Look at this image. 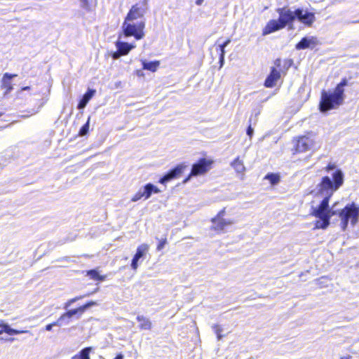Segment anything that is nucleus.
<instances>
[{
    "label": "nucleus",
    "instance_id": "7",
    "mask_svg": "<svg viewBox=\"0 0 359 359\" xmlns=\"http://www.w3.org/2000/svg\"><path fill=\"white\" fill-rule=\"evenodd\" d=\"M148 10L147 0H141L133 5L130 9L126 18L128 20H135L144 17Z\"/></svg>",
    "mask_w": 359,
    "mask_h": 359
},
{
    "label": "nucleus",
    "instance_id": "8",
    "mask_svg": "<svg viewBox=\"0 0 359 359\" xmlns=\"http://www.w3.org/2000/svg\"><path fill=\"white\" fill-rule=\"evenodd\" d=\"M296 19L304 25L311 27L316 20L315 14L302 8L296 9Z\"/></svg>",
    "mask_w": 359,
    "mask_h": 359
},
{
    "label": "nucleus",
    "instance_id": "18",
    "mask_svg": "<svg viewBox=\"0 0 359 359\" xmlns=\"http://www.w3.org/2000/svg\"><path fill=\"white\" fill-rule=\"evenodd\" d=\"M16 74H10L8 73H6L2 79V88H6V94L9 93L13 90V86L11 83V79L15 77Z\"/></svg>",
    "mask_w": 359,
    "mask_h": 359
},
{
    "label": "nucleus",
    "instance_id": "49",
    "mask_svg": "<svg viewBox=\"0 0 359 359\" xmlns=\"http://www.w3.org/2000/svg\"><path fill=\"white\" fill-rule=\"evenodd\" d=\"M10 341H13L14 340V338H11L9 339Z\"/></svg>",
    "mask_w": 359,
    "mask_h": 359
},
{
    "label": "nucleus",
    "instance_id": "17",
    "mask_svg": "<svg viewBox=\"0 0 359 359\" xmlns=\"http://www.w3.org/2000/svg\"><path fill=\"white\" fill-rule=\"evenodd\" d=\"M95 90L93 89H88V91L83 95L82 98L78 104V109H82L86 107L89 100L95 95Z\"/></svg>",
    "mask_w": 359,
    "mask_h": 359
},
{
    "label": "nucleus",
    "instance_id": "29",
    "mask_svg": "<svg viewBox=\"0 0 359 359\" xmlns=\"http://www.w3.org/2000/svg\"><path fill=\"white\" fill-rule=\"evenodd\" d=\"M89 126H90V118H88L87 122L79 130V135L80 136H84L86 135L88 130H89Z\"/></svg>",
    "mask_w": 359,
    "mask_h": 359
},
{
    "label": "nucleus",
    "instance_id": "21",
    "mask_svg": "<svg viewBox=\"0 0 359 359\" xmlns=\"http://www.w3.org/2000/svg\"><path fill=\"white\" fill-rule=\"evenodd\" d=\"M320 219L316 221L315 224V229H325L330 224L331 217H318Z\"/></svg>",
    "mask_w": 359,
    "mask_h": 359
},
{
    "label": "nucleus",
    "instance_id": "2",
    "mask_svg": "<svg viewBox=\"0 0 359 359\" xmlns=\"http://www.w3.org/2000/svg\"><path fill=\"white\" fill-rule=\"evenodd\" d=\"M347 80L343 79L333 92L327 93L325 90L322 92L320 102V110L322 112H325L343 104L344 100V87L347 86Z\"/></svg>",
    "mask_w": 359,
    "mask_h": 359
},
{
    "label": "nucleus",
    "instance_id": "45",
    "mask_svg": "<svg viewBox=\"0 0 359 359\" xmlns=\"http://www.w3.org/2000/svg\"><path fill=\"white\" fill-rule=\"evenodd\" d=\"M69 323V319H64L63 325H68Z\"/></svg>",
    "mask_w": 359,
    "mask_h": 359
},
{
    "label": "nucleus",
    "instance_id": "3",
    "mask_svg": "<svg viewBox=\"0 0 359 359\" xmlns=\"http://www.w3.org/2000/svg\"><path fill=\"white\" fill-rule=\"evenodd\" d=\"M279 15L278 20H271L268 22L263 29L264 36L280 30L287 25L292 24L296 20V10L292 11L287 7L279 8L276 10Z\"/></svg>",
    "mask_w": 359,
    "mask_h": 359
},
{
    "label": "nucleus",
    "instance_id": "20",
    "mask_svg": "<svg viewBox=\"0 0 359 359\" xmlns=\"http://www.w3.org/2000/svg\"><path fill=\"white\" fill-rule=\"evenodd\" d=\"M137 320L140 323L139 325L140 329L145 330H149L151 329L152 323L148 318L139 315L137 317Z\"/></svg>",
    "mask_w": 359,
    "mask_h": 359
},
{
    "label": "nucleus",
    "instance_id": "48",
    "mask_svg": "<svg viewBox=\"0 0 359 359\" xmlns=\"http://www.w3.org/2000/svg\"><path fill=\"white\" fill-rule=\"evenodd\" d=\"M97 290H98V288L95 289V290L94 292H93L92 293L96 292Z\"/></svg>",
    "mask_w": 359,
    "mask_h": 359
},
{
    "label": "nucleus",
    "instance_id": "27",
    "mask_svg": "<svg viewBox=\"0 0 359 359\" xmlns=\"http://www.w3.org/2000/svg\"><path fill=\"white\" fill-rule=\"evenodd\" d=\"M92 1L93 0H80V6L81 8L87 12L92 10Z\"/></svg>",
    "mask_w": 359,
    "mask_h": 359
},
{
    "label": "nucleus",
    "instance_id": "35",
    "mask_svg": "<svg viewBox=\"0 0 359 359\" xmlns=\"http://www.w3.org/2000/svg\"><path fill=\"white\" fill-rule=\"evenodd\" d=\"M224 214H225V209L224 208L223 210H220L218 212L217 215L215 217H214V220L217 221L219 219H224L223 217L224 216Z\"/></svg>",
    "mask_w": 359,
    "mask_h": 359
},
{
    "label": "nucleus",
    "instance_id": "38",
    "mask_svg": "<svg viewBox=\"0 0 359 359\" xmlns=\"http://www.w3.org/2000/svg\"><path fill=\"white\" fill-rule=\"evenodd\" d=\"M165 243H166V239H164L163 241H161V243L158 245V250L162 249L164 247Z\"/></svg>",
    "mask_w": 359,
    "mask_h": 359
},
{
    "label": "nucleus",
    "instance_id": "16",
    "mask_svg": "<svg viewBox=\"0 0 359 359\" xmlns=\"http://www.w3.org/2000/svg\"><path fill=\"white\" fill-rule=\"evenodd\" d=\"M6 332L8 334H18L22 333H30L29 330H17L11 328L7 323H0V334Z\"/></svg>",
    "mask_w": 359,
    "mask_h": 359
},
{
    "label": "nucleus",
    "instance_id": "34",
    "mask_svg": "<svg viewBox=\"0 0 359 359\" xmlns=\"http://www.w3.org/2000/svg\"><path fill=\"white\" fill-rule=\"evenodd\" d=\"M326 171L330 172L332 170H334V172H335L339 169H336V165L333 163H330L325 168Z\"/></svg>",
    "mask_w": 359,
    "mask_h": 359
},
{
    "label": "nucleus",
    "instance_id": "46",
    "mask_svg": "<svg viewBox=\"0 0 359 359\" xmlns=\"http://www.w3.org/2000/svg\"><path fill=\"white\" fill-rule=\"evenodd\" d=\"M351 355H347V356L341 357L340 359H351Z\"/></svg>",
    "mask_w": 359,
    "mask_h": 359
},
{
    "label": "nucleus",
    "instance_id": "24",
    "mask_svg": "<svg viewBox=\"0 0 359 359\" xmlns=\"http://www.w3.org/2000/svg\"><path fill=\"white\" fill-rule=\"evenodd\" d=\"M90 351V347L85 348L82 349L79 354L73 356L72 359H90L89 355Z\"/></svg>",
    "mask_w": 359,
    "mask_h": 359
},
{
    "label": "nucleus",
    "instance_id": "43",
    "mask_svg": "<svg viewBox=\"0 0 359 359\" xmlns=\"http://www.w3.org/2000/svg\"><path fill=\"white\" fill-rule=\"evenodd\" d=\"M114 359H123V355L121 353L118 354Z\"/></svg>",
    "mask_w": 359,
    "mask_h": 359
},
{
    "label": "nucleus",
    "instance_id": "23",
    "mask_svg": "<svg viewBox=\"0 0 359 359\" xmlns=\"http://www.w3.org/2000/svg\"><path fill=\"white\" fill-rule=\"evenodd\" d=\"M80 307L72 310L67 311L66 313H63L60 318L59 321L63 323L64 319H70L72 316L77 314L78 313H81Z\"/></svg>",
    "mask_w": 359,
    "mask_h": 359
},
{
    "label": "nucleus",
    "instance_id": "6",
    "mask_svg": "<svg viewBox=\"0 0 359 359\" xmlns=\"http://www.w3.org/2000/svg\"><path fill=\"white\" fill-rule=\"evenodd\" d=\"M213 161L205 158H201L197 163L193 164L191 172L187 178L184 180V183L187 182L191 177L202 175L208 172L211 169Z\"/></svg>",
    "mask_w": 359,
    "mask_h": 359
},
{
    "label": "nucleus",
    "instance_id": "50",
    "mask_svg": "<svg viewBox=\"0 0 359 359\" xmlns=\"http://www.w3.org/2000/svg\"><path fill=\"white\" fill-rule=\"evenodd\" d=\"M1 115H2V114H1V113H0V116H1Z\"/></svg>",
    "mask_w": 359,
    "mask_h": 359
},
{
    "label": "nucleus",
    "instance_id": "39",
    "mask_svg": "<svg viewBox=\"0 0 359 359\" xmlns=\"http://www.w3.org/2000/svg\"><path fill=\"white\" fill-rule=\"evenodd\" d=\"M224 62V55L220 54V55H219V62H220V66L221 67L223 65Z\"/></svg>",
    "mask_w": 359,
    "mask_h": 359
},
{
    "label": "nucleus",
    "instance_id": "31",
    "mask_svg": "<svg viewBox=\"0 0 359 359\" xmlns=\"http://www.w3.org/2000/svg\"><path fill=\"white\" fill-rule=\"evenodd\" d=\"M142 198H144V193L142 191V188L139 189V191L133 196L131 198V201L133 202H136L139 200H140Z\"/></svg>",
    "mask_w": 359,
    "mask_h": 359
},
{
    "label": "nucleus",
    "instance_id": "13",
    "mask_svg": "<svg viewBox=\"0 0 359 359\" xmlns=\"http://www.w3.org/2000/svg\"><path fill=\"white\" fill-rule=\"evenodd\" d=\"M116 47L123 55H126L129 52L135 48V45L128 43L127 42L117 41L116 42Z\"/></svg>",
    "mask_w": 359,
    "mask_h": 359
},
{
    "label": "nucleus",
    "instance_id": "25",
    "mask_svg": "<svg viewBox=\"0 0 359 359\" xmlns=\"http://www.w3.org/2000/svg\"><path fill=\"white\" fill-rule=\"evenodd\" d=\"M265 179L269 180L272 185L277 184L280 182V176L274 173L267 174Z\"/></svg>",
    "mask_w": 359,
    "mask_h": 359
},
{
    "label": "nucleus",
    "instance_id": "4",
    "mask_svg": "<svg viewBox=\"0 0 359 359\" xmlns=\"http://www.w3.org/2000/svg\"><path fill=\"white\" fill-rule=\"evenodd\" d=\"M145 27L144 20L135 22L134 20H125L122 25L123 32L125 36H134L137 40L142 39L144 36V29Z\"/></svg>",
    "mask_w": 359,
    "mask_h": 359
},
{
    "label": "nucleus",
    "instance_id": "12",
    "mask_svg": "<svg viewBox=\"0 0 359 359\" xmlns=\"http://www.w3.org/2000/svg\"><path fill=\"white\" fill-rule=\"evenodd\" d=\"M280 78V72L275 67H271V72L266 77L264 86L267 88H272L276 86V82Z\"/></svg>",
    "mask_w": 359,
    "mask_h": 359
},
{
    "label": "nucleus",
    "instance_id": "42",
    "mask_svg": "<svg viewBox=\"0 0 359 359\" xmlns=\"http://www.w3.org/2000/svg\"><path fill=\"white\" fill-rule=\"evenodd\" d=\"M203 1L204 0H196V4L198 5V6H201V5H202Z\"/></svg>",
    "mask_w": 359,
    "mask_h": 359
},
{
    "label": "nucleus",
    "instance_id": "33",
    "mask_svg": "<svg viewBox=\"0 0 359 359\" xmlns=\"http://www.w3.org/2000/svg\"><path fill=\"white\" fill-rule=\"evenodd\" d=\"M63 325L62 323L59 321V318L54 323L51 324H48L46 326V330L47 331H50L53 326H62Z\"/></svg>",
    "mask_w": 359,
    "mask_h": 359
},
{
    "label": "nucleus",
    "instance_id": "40",
    "mask_svg": "<svg viewBox=\"0 0 359 359\" xmlns=\"http://www.w3.org/2000/svg\"><path fill=\"white\" fill-rule=\"evenodd\" d=\"M218 48H219V50H220V54H223L224 55L225 54V48L222 46V45L219 44L218 46Z\"/></svg>",
    "mask_w": 359,
    "mask_h": 359
},
{
    "label": "nucleus",
    "instance_id": "41",
    "mask_svg": "<svg viewBox=\"0 0 359 359\" xmlns=\"http://www.w3.org/2000/svg\"><path fill=\"white\" fill-rule=\"evenodd\" d=\"M231 43V39H228L226 41H224L222 45L223 47L226 48Z\"/></svg>",
    "mask_w": 359,
    "mask_h": 359
},
{
    "label": "nucleus",
    "instance_id": "30",
    "mask_svg": "<svg viewBox=\"0 0 359 359\" xmlns=\"http://www.w3.org/2000/svg\"><path fill=\"white\" fill-rule=\"evenodd\" d=\"M89 294H86V295H83V296H79V297H76L73 299H69L68 302H67L65 305H64V309H68V308L73 304L75 302H76L77 300H79L81 299H82L83 297H87L88 296Z\"/></svg>",
    "mask_w": 359,
    "mask_h": 359
},
{
    "label": "nucleus",
    "instance_id": "19",
    "mask_svg": "<svg viewBox=\"0 0 359 359\" xmlns=\"http://www.w3.org/2000/svg\"><path fill=\"white\" fill-rule=\"evenodd\" d=\"M231 166L235 170L237 174L244 175L245 172V167L243 161L237 157L233 162L231 163Z\"/></svg>",
    "mask_w": 359,
    "mask_h": 359
},
{
    "label": "nucleus",
    "instance_id": "26",
    "mask_svg": "<svg viewBox=\"0 0 359 359\" xmlns=\"http://www.w3.org/2000/svg\"><path fill=\"white\" fill-rule=\"evenodd\" d=\"M87 275L89 276L93 280H97L103 281L105 279V276L99 275L96 270H90L87 272Z\"/></svg>",
    "mask_w": 359,
    "mask_h": 359
},
{
    "label": "nucleus",
    "instance_id": "15",
    "mask_svg": "<svg viewBox=\"0 0 359 359\" xmlns=\"http://www.w3.org/2000/svg\"><path fill=\"white\" fill-rule=\"evenodd\" d=\"M144 193V199L147 200L151 196L152 194H158L161 192V190L151 183H148L143 187H142Z\"/></svg>",
    "mask_w": 359,
    "mask_h": 359
},
{
    "label": "nucleus",
    "instance_id": "14",
    "mask_svg": "<svg viewBox=\"0 0 359 359\" xmlns=\"http://www.w3.org/2000/svg\"><path fill=\"white\" fill-rule=\"evenodd\" d=\"M212 222L213 223L212 229L217 231H223L226 226L233 223L231 220H226L224 219H219L218 220L215 221L214 218L212 219Z\"/></svg>",
    "mask_w": 359,
    "mask_h": 359
},
{
    "label": "nucleus",
    "instance_id": "37",
    "mask_svg": "<svg viewBox=\"0 0 359 359\" xmlns=\"http://www.w3.org/2000/svg\"><path fill=\"white\" fill-rule=\"evenodd\" d=\"M253 133H254V130L253 128H252L251 126V124H250V126H248V128H247V131H246V133L247 135L251 138L252 135H253Z\"/></svg>",
    "mask_w": 359,
    "mask_h": 359
},
{
    "label": "nucleus",
    "instance_id": "36",
    "mask_svg": "<svg viewBox=\"0 0 359 359\" xmlns=\"http://www.w3.org/2000/svg\"><path fill=\"white\" fill-rule=\"evenodd\" d=\"M122 55H123L121 54L120 51L118 50H117L116 52L113 53V54L111 55V57L114 60H117Z\"/></svg>",
    "mask_w": 359,
    "mask_h": 359
},
{
    "label": "nucleus",
    "instance_id": "32",
    "mask_svg": "<svg viewBox=\"0 0 359 359\" xmlns=\"http://www.w3.org/2000/svg\"><path fill=\"white\" fill-rule=\"evenodd\" d=\"M96 304V303L95 302H88L87 304L80 306V309L81 310V313H83L86 309H88V308L93 306H95Z\"/></svg>",
    "mask_w": 359,
    "mask_h": 359
},
{
    "label": "nucleus",
    "instance_id": "44",
    "mask_svg": "<svg viewBox=\"0 0 359 359\" xmlns=\"http://www.w3.org/2000/svg\"><path fill=\"white\" fill-rule=\"evenodd\" d=\"M275 65L276 66H280V59H277L276 61H275Z\"/></svg>",
    "mask_w": 359,
    "mask_h": 359
},
{
    "label": "nucleus",
    "instance_id": "5",
    "mask_svg": "<svg viewBox=\"0 0 359 359\" xmlns=\"http://www.w3.org/2000/svg\"><path fill=\"white\" fill-rule=\"evenodd\" d=\"M294 154L303 153L313 149L316 146V136L313 133L294 137L292 140Z\"/></svg>",
    "mask_w": 359,
    "mask_h": 359
},
{
    "label": "nucleus",
    "instance_id": "11",
    "mask_svg": "<svg viewBox=\"0 0 359 359\" xmlns=\"http://www.w3.org/2000/svg\"><path fill=\"white\" fill-rule=\"evenodd\" d=\"M148 250L149 246L147 244H142L138 246L137 252L132 259L131 267L133 270H137L138 267V261L146 255Z\"/></svg>",
    "mask_w": 359,
    "mask_h": 359
},
{
    "label": "nucleus",
    "instance_id": "28",
    "mask_svg": "<svg viewBox=\"0 0 359 359\" xmlns=\"http://www.w3.org/2000/svg\"><path fill=\"white\" fill-rule=\"evenodd\" d=\"M212 328L213 329L215 333L217 334V340H221L223 337V335L221 334V332H222V327L219 325L214 324L212 326Z\"/></svg>",
    "mask_w": 359,
    "mask_h": 359
},
{
    "label": "nucleus",
    "instance_id": "10",
    "mask_svg": "<svg viewBox=\"0 0 359 359\" xmlns=\"http://www.w3.org/2000/svg\"><path fill=\"white\" fill-rule=\"evenodd\" d=\"M319 43V41L316 36H306L297 43L295 48L297 50H302L306 48H313Z\"/></svg>",
    "mask_w": 359,
    "mask_h": 359
},
{
    "label": "nucleus",
    "instance_id": "22",
    "mask_svg": "<svg viewBox=\"0 0 359 359\" xmlns=\"http://www.w3.org/2000/svg\"><path fill=\"white\" fill-rule=\"evenodd\" d=\"M142 65H143V69L149 70L152 72H154L156 71L157 68L159 66V62L158 61L147 62V61L144 60V61H142Z\"/></svg>",
    "mask_w": 359,
    "mask_h": 359
},
{
    "label": "nucleus",
    "instance_id": "1",
    "mask_svg": "<svg viewBox=\"0 0 359 359\" xmlns=\"http://www.w3.org/2000/svg\"><path fill=\"white\" fill-rule=\"evenodd\" d=\"M332 176L333 180L330 177L325 176L322 178L320 183L317 185V193L324 196V198L318 207L312 208L311 215L316 217H332L338 214L341 219V228L343 231H345L349 220L353 226H355L358 222L359 208L354 203H352L338 212L336 210L338 203H335L330 208V198L344 183V173L341 170L333 172Z\"/></svg>",
    "mask_w": 359,
    "mask_h": 359
},
{
    "label": "nucleus",
    "instance_id": "9",
    "mask_svg": "<svg viewBox=\"0 0 359 359\" xmlns=\"http://www.w3.org/2000/svg\"><path fill=\"white\" fill-rule=\"evenodd\" d=\"M186 168L187 165L184 164L178 165L175 168L172 169L168 173H166L163 177H161L159 180V182L161 184H165L172 179L178 177L183 172Z\"/></svg>",
    "mask_w": 359,
    "mask_h": 359
},
{
    "label": "nucleus",
    "instance_id": "47",
    "mask_svg": "<svg viewBox=\"0 0 359 359\" xmlns=\"http://www.w3.org/2000/svg\"><path fill=\"white\" fill-rule=\"evenodd\" d=\"M29 88H30V87H29V86H26V87L22 88V90H29Z\"/></svg>",
    "mask_w": 359,
    "mask_h": 359
}]
</instances>
